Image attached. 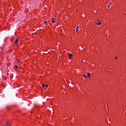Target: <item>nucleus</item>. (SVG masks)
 <instances>
[{"mask_svg":"<svg viewBox=\"0 0 126 126\" xmlns=\"http://www.w3.org/2000/svg\"><path fill=\"white\" fill-rule=\"evenodd\" d=\"M45 87L47 88V87H48V85H45Z\"/></svg>","mask_w":126,"mask_h":126,"instance_id":"nucleus-10","label":"nucleus"},{"mask_svg":"<svg viewBox=\"0 0 126 126\" xmlns=\"http://www.w3.org/2000/svg\"><path fill=\"white\" fill-rule=\"evenodd\" d=\"M78 28H79V27H77V28H76V32H78Z\"/></svg>","mask_w":126,"mask_h":126,"instance_id":"nucleus-3","label":"nucleus"},{"mask_svg":"<svg viewBox=\"0 0 126 126\" xmlns=\"http://www.w3.org/2000/svg\"><path fill=\"white\" fill-rule=\"evenodd\" d=\"M15 44H17L18 43V39H16V40L15 41Z\"/></svg>","mask_w":126,"mask_h":126,"instance_id":"nucleus-4","label":"nucleus"},{"mask_svg":"<svg viewBox=\"0 0 126 126\" xmlns=\"http://www.w3.org/2000/svg\"><path fill=\"white\" fill-rule=\"evenodd\" d=\"M52 23H55V20H53V21H52Z\"/></svg>","mask_w":126,"mask_h":126,"instance_id":"nucleus-8","label":"nucleus"},{"mask_svg":"<svg viewBox=\"0 0 126 126\" xmlns=\"http://www.w3.org/2000/svg\"><path fill=\"white\" fill-rule=\"evenodd\" d=\"M107 7H110V5H108L107 6Z\"/></svg>","mask_w":126,"mask_h":126,"instance_id":"nucleus-13","label":"nucleus"},{"mask_svg":"<svg viewBox=\"0 0 126 126\" xmlns=\"http://www.w3.org/2000/svg\"><path fill=\"white\" fill-rule=\"evenodd\" d=\"M96 25H101V22H100V21H97V23H96Z\"/></svg>","mask_w":126,"mask_h":126,"instance_id":"nucleus-2","label":"nucleus"},{"mask_svg":"<svg viewBox=\"0 0 126 126\" xmlns=\"http://www.w3.org/2000/svg\"><path fill=\"white\" fill-rule=\"evenodd\" d=\"M42 87H43V88H45V87H46V85L45 84H43Z\"/></svg>","mask_w":126,"mask_h":126,"instance_id":"nucleus-6","label":"nucleus"},{"mask_svg":"<svg viewBox=\"0 0 126 126\" xmlns=\"http://www.w3.org/2000/svg\"><path fill=\"white\" fill-rule=\"evenodd\" d=\"M15 66L16 68H18V66H17V65H15Z\"/></svg>","mask_w":126,"mask_h":126,"instance_id":"nucleus-9","label":"nucleus"},{"mask_svg":"<svg viewBox=\"0 0 126 126\" xmlns=\"http://www.w3.org/2000/svg\"><path fill=\"white\" fill-rule=\"evenodd\" d=\"M88 74V76H90V75H91V74H90V73H87Z\"/></svg>","mask_w":126,"mask_h":126,"instance_id":"nucleus-5","label":"nucleus"},{"mask_svg":"<svg viewBox=\"0 0 126 126\" xmlns=\"http://www.w3.org/2000/svg\"><path fill=\"white\" fill-rule=\"evenodd\" d=\"M45 23H47V21H45Z\"/></svg>","mask_w":126,"mask_h":126,"instance_id":"nucleus-16","label":"nucleus"},{"mask_svg":"<svg viewBox=\"0 0 126 126\" xmlns=\"http://www.w3.org/2000/svg\"><path fill=\"white\" fill-rule=\"evenodd\" d=\"M68 57H69V60H71V59H72V54H69Z\"/></svg>","mask_w":126,"mask_h":126,"instance_id":"nucleus-1","label":"nucleus"},{"mask_svg":"<svg viewBox=\"0 0 126 126\" xmlns=\"http://www.w3.org/2000/svg\"><path fill=\"white\" fill-rule=\"evenodd\" d=\"M52 20H55V18H52Z\"/></svg>","mask_w":126,"mask_h":126,"instance_id":"nucleus-11","label":"nucleus"},{"mask_svg":"<svg viewBox=\"0 0 126 126\" xmlns=\"http://www.w3.org/2000/svg\"><path fill=\"white\" fill-rule=\"evenodd\" d=\"M83 76L84 78H86L87 76L85 75H83Z\"/></svg>","mask_w":126,"mask_h":126,"instance_id":"nucleus-7","label":"nucleus"},{"mask_svg":"<svg viewBox=\"0 0 126 126\" xmlns=\"http://www.w3.org/2000/svg\"><path fill=\"white\" fill-rule=\"evenodd\" d=\"M117 59H118V57L115 58V60H117Z\"/></svg>","mask_w":126,"mask_h":126,"instance_id":"nucleus-14","label":"nucleus"},{"mask_svg":"<svg viewBox=\"0 0 126 126\" xmlns=\"http://www.w3.org/2000/svg\"><path fill=\"white\" fill-rule=\"evenodd\" d=\"M7 126H9V123H7Z\"/></svg>","mask_w":126,"mask_h":126,"instance_id":"nucleus-12","label":"nucleus"},{"mask_svg":"<svg viewBox=\"0 0 126 126\" xmlns=\"http://www.w3.org/2000/svg\"><path fill=\"white\" fill-rule=\"evenodd\" d=\"M109 4H110V5L112 4V2H110V3H109Z\"/></svg>","mask_w":126,"mask_h":126,"instance_id":"nucleus-15","label":"nucleus"}]
</instances>
